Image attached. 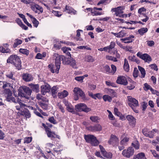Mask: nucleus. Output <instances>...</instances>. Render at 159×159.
Wrapping results in <instances>:
<instances>
[{
    "mask_svg": "<svg viewBox=\"0 0 159 159\" xmlns=\"http://www.w3.org/2000/svg\"><path fill=\"white\" fill-rule=\"evenodd\" d=\"M148 30L147 28H143L138 30V32L141 35H143Z\"/></svg>",
    "mask_w": 159,
    "mask_h": 159,
    "instance_id": "79ce46f5",
    "label": "nucleus"
},
{
    "mask_svg": "<svg viewBox=\"0 0 159 159\" xmlns=\"http://www.w3.org/2000/svg\"><path fill=\"white\" fill-rule=\"evenodd\" d=\"M116 82L118 84L124 85H126L128 84L127 78L125 76L123 75L120 76L118 77Z\"/></svg>",
    "mask_w": 159,
    "mask_h": 159,
    "instance_id": "ddd939ff",
    "label": "nucleus"
},
{
    "mask_svg": "<svg viewBox=\"0 0 159 159\" xmlns=\"http://www.w3.org/2000/svg\"><path fill=\"white\" fill-rule=\"evenodd\" d=\"M7 63L13 65L17 69L20 70L21 68V62L19 57L16 55H12L7 59Z\"/></svg>",
    "mask_w": 159,
    "mask_h": 159,
    "instance_id": "f03ea898",
    "label": "nucleus"
},
{
    "mask_svg": "<svg viewBox=\"0 0 159 159\" xmlns=\"http://www.w3.org/2000/svg\"><path fill=\"white\" fill-rule=\"evenodd\" d=\"M4 93L6 98V100L7 101L16 103V99L14 97H12V93L9 89H5Z\"/></svg>",
    "mask_w": 159,
    "mask_h": 159,
    "instance_id": "0eeeda50",
    "label": "nucleus"
},
{
    "mask_svg": "<svg viewBox=\"0 0 159 159\" xmlns=\"http://www.w3.org/2000/svg\"><path fill=\"white\" fill-rule=\"evenodd\" d=\"M39 104L40 106L43 109L47 110L48 108V105L45 103L39 102Z\"/></svg>",
    "mask_w": 159,
    "mask_h": 159,
    "instance_id": "c03bdc74",
    "label": "nucleus"
},
{
    "mask_svg": "<svg viewBox=\"0 0 159 159\" xmlns=\"http://www.w3.org/2000/svg\"><path fill=\"white\" fill-rule=\"evenodd\" d=\"M138 68L141 74L140 77L142 78H144L146 74L144 69L140 66H138Z\"/></svg>",
    "mask_w": 159,
    "mask_h": 159,
    "instance_id": "c756f323",
    "label": "nucleus"
},
{
    "mask_svg": "<svg viewBox=\"0 0 159 159\" xmlns=\"http://www.w3.org/2000/svg\"><path fill=\"white\" fill-rule=\"evenodd\" d=\"M64 11H66L67 13L70 14L72 13L75 15L76 13V11L74 9L71 7L67 5L66 6Z\"/></svg>",
    "mask_w": 159,
    "mask_h": 159,
    "instance_id": "5701e85b",
    "label": "nucleus"
},
{
    "mask_svg": "<svg viewBox=\"0 0 159 159\" xmlns=\"http://www.w3.org/2000/svg\"><path fill=\"white\" fill-rule=\"evenodd\" d=\"M75 108L79 111H84L88 113L91 111V109L87 107V105L84 103H80L75 106Z\"/></svg>",
    "mask_w": 159,
    "mask_h": 159,
    "instance_id": "1a4fd4ad",
    "label": "nucleus"
},
{
    "mask_svg": "<svg viewBox=\"0 0 159 159\" xmlns=\"http://www.w3.org/2000/svg\"><path fill=\"white\" fill-rule=\"evenodd\" d=\"M80 31L83 32V31L82 30H77L76 31V36L77 37V38H76L77 41L80 40H81L80 39Z\"/></svg>",
    "mask_w": 159,
    "mask_h": 159,
    "instance_id": "bf43d9fd",
    "label": "nucleus"
},
{
    "mask_svg": "<svg viewBox=\"0 0 159 159\" xmlns=\"http://www.w3.org/2000/svg\"><path fill=\"white\" fill-rule=\"evenodd\" d=\"M116 43L114 42H111L109 46H107L108 49V52L111 54H115L116 52L115 50H112L115 46Z\"/></svg>",
    "mask_w": 159,
    "mask_h": 159,
    "instance_id": "4be33fe9",
    "label": "nucleus"
},
{
    "mask_svg": "<svg viewBox=\"0 0 159 159\" xmlns=\"http://www.w3.org/2000/svg\"><path fill=\"white\" fill-rule=\"evenodd\" d=\"M48 120L51 123L53 124H57L56 120H55L53 116H52L49 118Z\"/></svg>",
    "mask_w": 159,
    "mask_h": 159,
    "instance_id": "052dcab7",
    "label": "nucleus"
},
{
    "mask_svg": "<svg viewBox=\"0 0 159 159\" xmlns=\"http://www.w3.org/2000/svg\"><path fill=\"white\" fill-rule=\"evenodd\" d=\"M134 153V150L131 147H129L127 149L124 150L122 152V154L123 156L129 158L132 156Z\"/></svg>",
    "mask_w": 159,
    "mask_h": 159,
    "instance_id": "6e6552de",
    "label": "nucleus"
},
{
    "mask_svg": "<svg viewBox=\"0 0 159 159\" xmlns=\"http://www.w3.org/2000/svg\"><path fill=\"white\" fill-rule=\"evenodd\" d=\"M42 125L44 127L46 134L48 138L52 141H55L56 138L60 139V136L55 134V131H52L50 128L52 126V125L47 123L45 125L43 123H42Z\"/></svg>",
    "mask_w": 159,
    "mask_h": 159,
    "instance_id": "f257e3e1",
    "label": "nucleus"
},
{
    "mask_svg": "<svg viewBox=\"0 0 159 159\" xmlns=\"http://www.w3.org/2000/svg\"><path fill=\"white\" fill-rule=\"evenodd\" d=\"M13 74L12 72L11 71L7 73V74L6 75V77L9 78L11 79L12 80H15V79L14 77H13Z\"/></svg>",
    "mask_w": 159,
    "mask_h": 159,
    "instance_id": "49530a36",
    "label": "nucleus"
},
{
    "mask_svg": "<svg viewBox=\"0 0 159 159\" xmlns=\"http://www.w3.org/2000/svg\"><path fill=\"white\" fill-rule=\"evenodd\" d=\"M147 44L148 46L150 47H152L154 45V42L152 40L148 41Z\"/></svg>",
    "mask_w": 159,
    "mask_h": 159,
    "instance_id": "774afa93",
    "label": "nucleus"
},
{
    "mask_svg": "<svg viewBox=\"0 0 159 159\" xmlns=\"http://www.w3.org/2000/svg\"><path fill=\"white\" fill-rule=\"evenodd\" d=\"M46 56V53H43V55L41 54L40 53H38L37 54L36 56L35 57V58L37 59H41L43 57H45Z\"/></svg>",
    "mask_w": 159,
    "mask_h": 159,
    "instance_id": "09e8293b",
    "label": "nucleus"
},
{
    "mask_svg": "<svg viewBox=\"0 0 159 159\" xmlns=\"http://www.w3.org/2000/svg\"><path fill=\"white\" fill-rule=\"evenodd\" d=\"M121 139H122L120 142V144L122 146H126L129 140V138L127 134L124 133L121 136Z\"/></svg>",
    "mask_w": 159,
    "mask_h": 159,
    "instance_id": "2eb2a0df",
    "label": "nucleus"
},
{
    "mask_svg": "<svg viewBox=\"0 0 159 159\" xmlns=\"http://www.w3.org/2000/svg\"><path fill=\"white\" fill-rule=\"evenodd\" d=\"M33 20L32 21L33 23L34 24V26L35 27H37L38 25L39 24V21L37 20L34 17L33 18Z\"/></svg>",
    "mask_w": 159,
    "mask_h": 159,
    "instance_id": "4d7b16f0",
    "label": "nucleus"
},
{
    "mask_svg": "<svg viewBox=\"0 0 159 159\" xmlns=\"http://www.w3.org/2000/svg\"><path fill=\"white\" fill-rule=\"evenodd\" d=\"M21 115L24 116L27 118H29L31 116V115L29 110L25 108L21 113Z\"/></svg>",
    "mask_w": 159,
    "mask_h": 159,
    "instance_id": "a878e982",
    "label": "nucleus"
},
{
    "mask_svg": "<svg viewBox=\"0 0 159 159\" xmlns=\"http://www.w3.org/2000/svg\"><path fill=\"white\" fill-rule=\"evenodd\" d=\"M146 11L147 10L146 8L143 7H142L139 9L138 13L139 14H141L143 12H146Z\"/></svg>",
    "mask_w": 159,
    "mask_h": 159,
    "instance_id": "0e129e2a",
    "label": "nucleus"
},
{
    "mask_svg": "<svg viewBox=\"0 0 159 159\" xmlns=\"http://www.w3.org/2000/svg\"><path fill=\"white\" fill-rule=\"evenodd\" d=\"M23 91L21 90H18V95L19 96L24 97L28 99L32 93V90L29 87L24 86L23 88Z\"/></svg>",
    "mask_w": 159,
    "mask_h": 159,
    "instance_id": "20e7f679",
    "label": "nucleus"
},
{
    "mask_svg": "<svg viewBox=\"0 0 159 159\" xmlns=\"http://www.w3.org/2000/svg\"><path fill=\"white\" fill-rule=\"evenodd\" d=\"M157 131V129H153L152 130L150 131L149 130L148 134L152 135L151 137H148L150 138H153L154 136V134Z\"/></svg>",
    "mask_w": 159,
    "mask_h": 159,
    "instance_id": "a18cd8bd",
    "label": "nucleus"
},
{
    "mask_svg": "<svg viewBox=\"0 0 159 159\" xmlns=\"http://www.w3.org/2000/svg\"><path fill=\"white\" fill-rule=\"evenodd\" d=\"M22 41L21 40L18 39H16L15 40V42L13 44V47L14 48H16L18 45L21 44L22 43Z\"/></svg>",
    "mask_w": 159,
    "mask_h": 159,
    "instance_id": "c9c22d12",
    "label": "nucleus"
},
{
    "mask_svg": "<svg viewBox=\"0 0 159 159\" xmlns=\"http://www.w3.org/2000/svg\"><path fill=\"white\" fill-rule=\"evenodd\" d=\"M149 130L147 128H144L143 129L142 132L146 137H151L152 135L148 134Z\"/></svg>",
    "mask_w": 159,
    "mask_h": 159,
    "instance_id": "ea45409f",
    "label": "nucleus"
},
{
    "mask_svg": "<svg viewBox=\"0 0 159 159\" xmlns=\"http://www.w3.org/2000/svg\"><path fill=\"white\" fill-rule=\"evenodd\" d=\"M54 56L56 57L55 60V65L57 67V71L59 70L60 68L61 61L63 63V61H65V57L63 55H59L57 54H55Z\"/></svg>",
    "mask_w": 159,
    "mask_h": 159,
    "instance_id": "423d86ee",
    "label": "nucleus"
},
{
    "mask_svg": "<svg viewBox=\"0 0 159 159\" xmlns=\"http://www.w3.org/2000/svg\"><path fill=\"white\" fill-rule=\"evenodd\" d=\"M139 70L136 68H134V71L133 72V75L134 78H136L138 76V74L139 73Z\"/></svg>",
    "mask_w": 159,
    "mask_h": 159,
    "instance_id": "6e6d98bb",
    "label": "nucleus"
},
{
    "mask_svg": "<svg viewBox=\"0 0 159 159\" xmlns=\"http://www.w3.org/2000/svg\"><path fill=\"white\" fill-rule=\"evenodd\" d=\"M132 146L135 149H138L139 148V144L138 141H135L131 144Z\"/></svg>",
    "mask_w": 159,
    "mask_h": 159,
    "instance_id": "a19ab883",
    "label": "nucleus"
},
{
    "mask_svg": "<svg viewBox=\"0 0 159 159\" xmlns=\"http://www.w3.org/2000/svg\"><path fill=\"white\" fill-rule=\"evenodd\" d=\"M134 38V36L133 35H130L129 37L125 38L124 39H120V40L122 41V42L125 41H132L133 40L132 39V38Z\"/></svg>",
    "mask_w": 159,
    "mask_h": 159,
    "instance_id": "8fccbe9b",
    "label": "nucleus"
},
{
    "mask_svg": "<svg viewBox=\"0 0 159 159\" xmlns=\"http://www.w3.org/2000/svg\"><path fill=\"white\" fill-rule=\"evenodd\" d=\"M48 67L50 69V71L52 73H56L58 74L59 73V70H58V71H57V66H56V65L55 66L52 65V64L49 65Z\"/></svg>",
    "mask_w": 159,
    "mask_h": 159,
    "instance_id": "b1692460",
    "label": "nucleus"
},
{
    "mask_svg": "<svg viewBox=\"0 0 159 159\" xmlns=\"http://www.w3.org/2000/svg\"><path fill=\"white\" fill-rule=\"evenodd\" d=\"M53 155L54 156L55 154H58L59 153H61L60 152L62 151V150H58L57 149L53 148Z\"/></svg>",
    "mask_w": 159,
    "mask_h": 159,
    "instance_id": "338daca9",
    "label": "nucleus"
},
{
    "mask_svg": "<svg viewBox=\"0 0 159 159\" xmlns=\"http://www.w3.org/2000/svg\"><path fill=\"white\" fill-rule=\"evenodd\" d=\"M84 138L86 142L90 143L93 146H97L99 144V141L93 135H85Z\"/></svg>",
    "mask_w": 159,
    "mask_h": 159,
    "instance_id": "7ed1b4c3",
    "label": "nucleus"
},
{
    "mask_svg": "<svg viewBox=\"0 0 159 159\" xmlns=\"http://www.w3.org/2000/svg\"><path fill=\"white\" fill-rule=\"evenodd\" d=\"M111 74L114 75L116 71V67L113 65H111Z\"/></svg>",
    "mask_w": 159,
    "mask_h": 159,
    "instance_id": "3c124183",
    "label": "nucleus"
},
{
    "mask_svg": "<svg viewBox=\"0 0 159 159\" xmlns=\"http://www.w3.org/2000/svg\"><path fill=\"white\" fill-rule=\"evenodd\" d=\"M126 118L128 121L129 125L132 127H134L136 122V118L131 115H127L126 116Z\"/></svg>",
    "mask_w": 159,
    "mask_h": 159,
    "instance_id": "f8f14e48",
    "label": "nucleus"
},
{
    "mask_svg": "<svg viewBox=\"0 0 159 159\" xmlns=\"http://www.w3.org/2000/svg\"><path fill=\"white\" fill-rule=\"evenodd\" d=\"M135 156L138 159H147L145 157V154L143 152H140Z\"/></svg>",
    "mask_w": 159,
    "mask_h": 159,
    "instance_id": "72a5a7b5",
    "label": "nucleus"
},
{
    "mask_svg": "<svg viewBox=\"0 0 159 159\" xmlns=\"http://www.w3.org/2000/svg\"><path fill=\"white\" fill-rule=\"evenodd\" d=\"M32 140V138L31 137H27L24 139V143H30Z\"/></svg>",
    "mask_w": 159,
    "mask_h": 159,
    "instance_id": "13d9d810",
    "label": "nucleus"
},
{
    "mask_svg": "<svg viewBox=\"0 0 159 159\" xmlns=\"http://www.w3.org/2000/svg\"><path fill=\"white\" fill-rule=\"evenodd\" d=\"M9 45L8 43L3 44V46H0V52L3 53H11V50L9 49Z\"/></svg>",
    "mask_w": 159,
    "mask_h": 159,
    "instance_id": "6ab92c4d",
    "label": "nucleus"
},
{
    "mask_svg": "<svg viewBox=\"0 0 159 159\" xmlns=\"http://www.w3.org/2000/svg\"><path fill=\"white\" fill-rule=\"evenodd\" d=\"M61 50L63 51V52L66 53L67 55L70 57H71V55L70 53L68 52V51H71V49L70 48L63 47L61 48Z\"/></svg>",
    "mask_w": 159,
    "mask_h": 159,
    "instance_id": "c85d7f7f",
    "label": "nucleus"
},
{
    "mask_svg": "<svg viewBox=\"0 0 159 159\" xmlns=\"http://www.w3.org/2000/svg\"><path fill=\"white\" fill-rule=\"evenodd\" d=\"M137 56L143 60L145 62L149 63L152 61V59L150 56L147 53L142 54L141 52H139L137 54Z\"/></svg>",
    "mask_w": 159,
    "mask_h": 159,
    "instance_id": "9b49d317",
    "label": "nucleus"
},
{
    "mask_svg": "<svg viewBox=\"0 0 159 159\" xmlns=\"http://www.w3.org/2000/svg\"><path fill=\"white\" fill-rule=\"evenodd\" d=\"M102 98L104 101H107L109 102H111L112 100V97L108 95H105L103 96Z\"/></svg>",
    "mask_w": 159,
    "mask_h": 159,
    "instance_id": "f704fd0d",
    "label": "nucleus"
},
{
    "mask_svg": "<svg viewBox=\"0 0 159 159\" xmlns=\"http://www.w3.org/2000/svg\"><path fill=\"white\" fill-rule=\"evenodd\" d=\"M75 79L78 81L82 82L84 80V77L82 76H77L75 77Z\"/></svg>",
    "mask_w": 159,
    "mask_h": 159,
    "instance_id": "680f3d73",
    "label": "nucleus"
},
{
    "mask_svg": "<svg viewBox=\"0 0 159 159\" xmlns=\"http://www.w3.org/2000/svg\"><path fill=\"white\" fill-rule=\"evenodd\" d=\"M128 100L130 102L128 103V105L130 107L134 106H139V104L137 100L132 98L130 96L127 97Z\"/></svg>",
    "mask_w": 159,
    "mask_h": 159,
    "instance_id": "4468645a",
    "label": "nucleus"
},
{
    "mask_svg": "<svg viewBox=\"0 0 159 159\" xmlns=\"http://www.w3.org/2000/svg\"><path fill=\"white\" fill-rule=\"evenodd\" d=\"M31 89L33 91L36 93H38L39 91V85L38 84H29Z\"/></svg>",
    "mask_w": 159,
    "mask_h": 159,
    "instance_id": "cd10ccee",
    "label": "nucleus"
},
{
    "mask_svg": "<svg viewBox=\"0 0 159 159\" xmlns=\"http://www.w3.org/2000/svg\"><path fill=\"white\" fill-rule=\"evenodd\" d=\"M58 89V88L56 86H54L51 89V92L52 95H55L57 93V91Z\"/></svg>",
    "mask_w": 159,
    "mask_h": 159,
    "instance_id": "5fc2aeb1",
    "label": "nucleus"
},
{
    "mask_svg": "<svg viewBox=\"0 0 159 159\" xmlns=\"http://www.w3.org/2000/svg\"><path fill=\"white\" fill-rule=\"evenodd\" d=\"M124 9L123 7L119 6L116 8H112L111 11L115 12V15L116 16L120 17V16H121L123 13V10Z\"/></svg>",
    "mask_w": 159,
    "mask_h": 159,
    "instance_id": "a211bd4d",
    "label": "nucleus"
},
{
    "mask_svg": "<svg viewBox=\"0 0 159 159\" xmlns=\"http://www.w3.org/2000/svg\"><path fill=\"white\" fill-rule=\"evenodd\" d=\"M119 138L115 135L111 134L110 136V139L108 141V143L110 144L115 145L119 143Z\"/></svg>",
    "mask_w": 159,
    "mask_h": 159,
    "instance_id": "f3484780",
    "label": "nucleus"
},
{
    "mask_svg": "<svg viewBox=\"0 0 159 159\" xmlns=\"http://www.w3.org/2000/svg\"><path fill=\"white\" fill-rule=\"evenodd\" d=\"M66 109L68 111L70 112L74 113L75 112L74 107L72 105V104H71L70 106L66 107Z\"/></svg>",
    "mask_w": 159,
    "mask_h": 159,
    "instance_id": "de8ad7c7",
    "label": "nucleus"
},
{
    "mask_svg": "<svg viewBox=\"0 0 159 159\" xmlns=\"http://www.w3.org/2000/svg\"><path fill=\"white\" fill-rule=\"evenodd\" d=\"M74 93V99L75 100H77L79 99L78 95L81 97L83 100H86L85 94L84 92L80 88L75 87L73 90Z\"/></svg>",
    "mask_w": 159,
    "mask_h": 159,
    "instance_id": "39448f33",
    "label": "nucleus"
},
{
    "mask_svg": "<svg viewBox=\"0 0 159 159\" xmlns=\"http://www.w3.org/2000/svg\"><path fill=\"white\" fill-rule=\"evenodd\" d=\"M144 89L145 91H147L148 90H150L151 91L152 88L150 85L146 83L144 84Z\"/></svg>",
    "mask_w": 159,
    "mask_h": 159,
    "instance_id": "603ef678",
    "label": "nucleus"
},
{
    "mask_svg": "<svg viewBox=\"0 0 159 159\" xmlns=\"http://www.w3.org/2000/svg\"><path fill=\"white\" fill-rule=\"evenodd\" d=\"M92 14L93 16H97L101 15L102 14V13L101 12L94 10L93 12H92Z\"/></svg>",
    "mask_w": 159,
    "mask_h": 159,
    "instance_id": "69168bd1",
    "label": "nucleus"
},
{
    "mask_svg": "<svg viewBox=\"0 0 159 159\" xmlns=\"http://www.w3.org/2000/svg\"><path fill=\"white\" fill-rule=\"evenodd\" d=\"M90 120L93 122L96 123L99 122L98 120H99V118L97 116H91L90 117Z\"/></svg>",
    "mask_w": 159,
    "mask_h": 159,
    "instance_id": "58836bf2",
    "label": "nucleus"
},
{
    "mask_svg": "<svg viewBox=\"0 0 159 159\" xmlns=\"http://www.w3.org/2000/svg\"><path fill=\"white\" fill-rule=\"evenodd\" d=\"M126 34V32L124 30H121L118 33L119 38H122L125 36Z\"/></svg>",
    "mask_w": 159,
    "mask_h": 159,
    "instance_id": "864d4df0",
    "label": "nucleus"
},
{
    "mask_svg": "<svg viewBox=\"0 0 159 159\" xmlns=\"http://www.w3.org/2000/svg\"><path fill=\"white\" fill-rule=\"evenodd\" d=\"M85 61L88 62H93L94 61V59L92 56L88 55L85 57Z\"/></svg>",
    "mask_w": 159,
    "mask_h": 159,
    "instance_id": "e433bc0d",
    "label": "nucleus"
},
{
    "mask_svg": "<svg viewBox=\"0 0 159 159\" xmlns=\"http://www.w3.org/2000/svg\"><path fill=\"white\" fill-rule=\"evenodd\" d=\"M68 92L65 90H64L61 93H58V96L59 98H64L66 97L68 95Z\"/></svg>",
    "mask_w": 159,
    "mask_h": 159,
    "instance_id": "7c9ffc66",
    "label": "nucleus"
},
{
    "mask_svg": "<svg viewBox=\"0 0 159 159\" xmlns=\"http://www.w3.org/2000/svg\"><path fill=\"white\" fill-rule=\"evenodd\" d=\"M63 64L65 65H70L74 68L76 69L77 68L76 61L73 58H70L69 59V57L68 58L65 57V61H63Z\"/></svg>",
    "mask_w": 159,
    "mask_h": 159,
    "instance_id": "9d476101",
    "label": "nucleus"
},
{
    "mask_svg": "<svg viewBox=\"0 0 159 159\" xmlns=\"http://www.w3.org/2000/svg\"><path fill=\"white\" fill-rule=\"evenodd\" d=\"M131 84L129 86H127V88L129 90L133 89L135 87V82L133 81L130 82Z\"/></svg>",
    "mask_w": 159,
    "mask_h": 159,
    "instance_id": "37998d69",
    "label": "nucleus"
},
{
    "mask_svg": "<svg viewBox=\"0 0 159 159\" xmlns=\"http://www.w3.org/2000/svg\"><path fill=\"white\" fill-rule=\"evenodd\" d=\"M51 89L50 86L48 84L43 85L41 86V91L43 95H45L47 93L50 92Z\"/></svg>",
    "mask_w": 159,
    "mask_h": 159,
    "instance_id": "aec40b11",
    "label": "nucleus"
},
{
    "mask_svg": "<svg viewBox=\"0 0 159 159\" xmlns=\"http://www.w3.org/2000/svg\"><path fill=\"white\" fill-rule=\"evenodd\" d=\"M104 68V70L107 73L111 74V69L108 65H106Z\"/></svg>",
    "mask_w": 159,
    "mask_h": 159,
    "instance_id": "e2e57ef3",
    "label": "nucleus"
},
{
    "mask_svg": "<svg viewBox=\"0 0 159 159\" xmlns=\"http://www.w3.org/2000/svg\"><path fill=\"white\" fill-rule=\"evenodd\" d=\"M31 8L36 13L39 14L42 13L43 11V7L37 4L32 5L31 7Z\"/></svg>",
    "mask_w": 159,
    "mask_h": 159,
    "instance_id": "dca6fc26",
    "label": "nucleus"
},
{
    "mask_svg": "<svg viewBox=\"0 0 159 159\" xmlns=\"http://www.w3.org/2000/svg\"><path fill=\"white\" fill-rule=\"evenodd\" d=\"M124 69L126 72H128L129 70V65L127 60L126 58L124 59V64L123 66Z\"/></svg>",
    "mask_w": 159,
    "mask_h": 159,
    "instance_id": "2f4dec72",
    "label": "nucleus"
},
{
    "mask_svg": "<svg viewBox=\"0 0 159 159\" xmlns=\"http://www.w3.org/2000/svg\"><path fill=\"white\" fill-rule=\"evenodd\" d=\"M108 93L111 96V97L114 98L117 96L116 93L112 89H108Z\"/></svg>",
    "mask_w": 159,
    "mask_h": 159,
    "instance_id": "473e14b6",
    "label": "nucleus"
},
{
    "mask_svg": "<svg viewBox=\"0 0 159 159\" xmlns=\"http://www.w3.org/2000/svg\"><path fill=\"white\" fill-rule=\"evenodd\" d=\"M102 153L103 156L108 159H111L112 157V154L110 152H107L106 151L102 150Z\"/></svg>",
    "mask_w": 159,
    "mask_h": 159,
    "instance_id": "bb28decb",
    "label": "nucleus"
},
{
    "mask_svg": "<svg viewBox=\"0 0 159 159\" xmlns=\"http://www.w3.org/2000/svg\"><path fill=\"white\" fill-rule=\"evenodd\" d=\"M88 129L93 131H100L102 130V127L100 124H97L94 126H89L88 128Z\"/></svg>",
    "mask_w": 159,
    "mask_h": 159,
    "instance_id": "412c9836",
    "label": "nucleus"
},
{
    "mask_svg": "<svg viewBox=\"0 0 159 159\" xmlns=\"http://www.w3.org/2000/svg\"><path fill=\"white\" fill-rule=\"evenodd\" d=\"M19 52L24 55L26 56H28L29 55L30 51L29 50H27L26 49L20 48L19 49Z\"/></svg>",
    "mask_w": 159,
    "mask_h": 159,
    "instance_id": "4c0bfd02",
    "label": "nucleus"
},
{
    "mask_svg": "<svg viewBox=\"0 0 159 159\" xmlns=\"http://www.w3.org/2000/svg\"><path fill=\"white\" fill-rule=\"evenodd\" d=\"M23 79L25 81H30L33 80L31 75L28 74H24L22 76Z\"/></svg>",
    "mask_w": 159,
    "mask_h": 159,
    "instance_id": "393cba45",
    "label": "nucleus"
}]
</instances>
